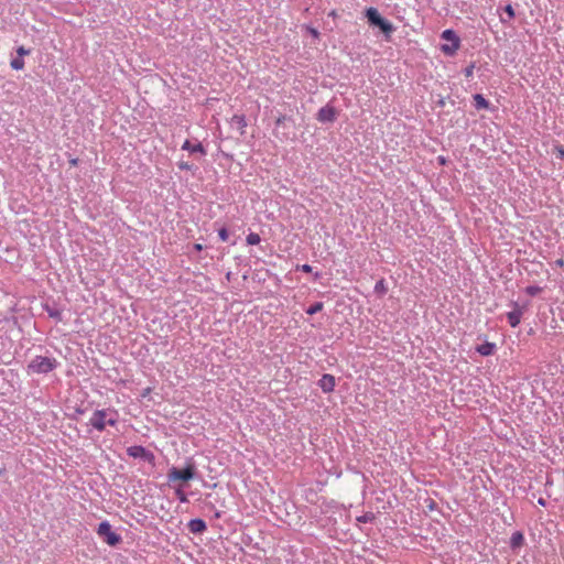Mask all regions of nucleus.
Returning a JSON list of instances; mask_svg holds the SVG:
<instances>
[{
	"label": "nucleus",
	"instance_id": "obj_28",
	"mask_svg": "<svg viewBox=\"0 0 564 564\" xmlns=\"http://www.w3.org/2000/svg\"><path fill=\"white\" fill-rule=\"evenodd\" d=\"M554 150L557 152V158L564 159V148L562 145H555Z\"/></svg>",
	"mask_w": 564,
	"mask_h": 564
},
{
	"label": "nucleus",
	"instance_id": "obj_21",
	"mask_svg": "<svg viewBox=\"0 0 564 564\" xmlns=\"http://www.w3.org/2000/svg\"><path fill=\"white\" fill-rule=\"evenodd\" d=\"M323 306L324 304L322 302H316L314 303L313 305H311L307 310H306V313L308 315H314L318 312H321L323 310Z\"/></svg>",
	"mask_w": 564,
	"mask_h": 564
},
{
	"label": "nucleus",
	"instance_id": "obj_40",
	"mask_svg": "<svg viewBox=\"0 0 564 564\" xmlns=\"http://www.w3.org/2000/svg\"><path fill=\"white\" fill-rule=\"evenodd\" d=\"M557 263H558V265H562L563 264V260H558Z\"/></svg>",
	"mask_w": 564,
	"mask_h": 564
},
{
	"label": "nucleus",
	"instance_id": "obj_29",
	"mask_svg": "<svg viewBox=\"0 0 564 564\" xmlns=\"http://www.w3.org/2000/svg\"><path fill=\"white\" fill-rule=\"evenodd\" d=\"M177 166L180 170H192V165L184 161H180Z\"/></svg>",
	"mask_w": 564,
	"mask_h": 564
},
{
	"label": "nucleus",
	"instance_id": "obj_35",
	"mask_svg": "<svg viewBox=\"0 0 564 564\" xmlns=\"http://www.w3.org/2000/svg\"><path fill=\"white\" fill-rule=\"evenodd\" d=\"M150 392H151V389H150V388H147V389L143 391L142 397H147Z\"/></svg>",
	"mask_w": 564,
	"mask_h": 564
},
{
	"label": "nucleus",
	"instance_id": "obj_31",
	"mask_svg": "<svg viewBox=\"0 0 564 564\" xmlns=\"http://www.w3.org/2000/svg\"><path fill=\"white\" fill-rule=\"evenodd\" d=\"M307 31L311 33V35L315 39H318L319 37V32L314 29V28H311V26H307Z\"/></svg>",
	"mask_w": 564,
	"mask_h": 564
},
{
	"label": "nucleus",
	"instance_id": "obj_30",
	"mask_svg": "<svg viewBox=\"0 0 564 564\" xmlns=\"http://www.w3.org/2000/svg\"><path fill=\"white\" fill-rule=\"evenodd\" d=\"M297 269H300L301 271H303L305 273H311L312 272V267L310 264L299 265Z\"/></svg>",
	"mask_w": 564,
	"mask_h": 564
},
{
	"label": "nucleus",
	"instance_id": "obj_20",
	"mask_svg": "<svg viewBox=\"0 0 564 564\" xmlns=\"http://www.w3.org/2000/svg\"><path fill=\"white\" fill-rule=\"evenodd\" d=\"M246 241H247L248 245L254 246V245L260 243L261 238H260V236L257 232H250L247 236Z\"/></svg>",
	"mask_w": 564,
	"mask_h": 564
},
{
	"label": "nucleus",
	"instance_id": "obj_4",
	"mask_svg": "<svg viewBox=\"0 0 564 564\" xmlns=\"http://www.w3.org/2000/svg\"><path fill=\"white\" fill-rule=\"evenodd\" d=\"M97 534L110 546H115L121 542V536L112 531L108 521L99 523Z\"/></svg>",
	"mask_w": 564,
	"mask_h": 564
},
{
	"label": "nucleus",
	"instance_id": "obj_33",
	"mask_svg": "<svg viewBox=\"0 0 564 564\" xmlns=\"http://www.w3.org/2000/svg\"><path fill=\"white\" fill-rule=\"evenodd\" d=\"M194 249H195L196 251H202V250H203V245H200V243H195V245H194Z\"/></svg>",
	"mask_w": 564,
	"mask_h": 564
},
{
	"label": "nucleus",
	"instance_id": "obj_25",
	"mask_svg": "<svg viewBox=\"0 0 564 564\" xmlns=\"http://www.w3.org/2000/svg\"><path fill=\"white\" fill-rule=\"evenodd\" d=\"M218 236H219V238H220L223 241H227V240H228V237H229L228 231H227V229H226V228H221V229H219V230H218Z\"/></svg>",
	"mask_w": 564,
	"mask_h": 564
},
{
	"label": "nucleus",
	"instance_id": "obj_39",
	"mask_svg": "<svg viewBox=\"0 0 564 564\" xmlns=\"http://www.w3.org/2000/svg\"><path fill=\"white\" fill-rule=\"evenodd\" d=\"M70 163H72L73 165H75V164L77 163V160H76V159H74V160H72V161H70Z\"/></svg>",
	"mask_w": 564,
	"mask_h": 564
},
{
	"label": "nucleus",
	"instance_id": "obj_18",
	"mask_svg": "<svg viewBox=\"0 0 564 564\" xmlns=\"http://www.w3.org/2000/svg\"><path fill=\"white\" fill-rule=\"evenodd\" d=\"M503 11L505 13L508 15V20L501 18V22L502 23H507L508 21L512 20L514 17H516V12H514V9L511 4H507L505 8H503Z\"/></svg>",
	"mask_w": 564,
	"mask_h": 564
},
{
	"label": "nucleus",
	"instance_id": "obj_3",
	"mask_svg": "<svg viewBox=\"0 0 564 564\" xmlns=\"http://www.w3.org/2000/svg\"><path fill=\"white\" fill-rule=\"evenodd\" d=\"M441 39L444 41V43L441 44V51L447 56H453L458 50V37L455 31L445 30Z\"/></svg>",
	"mask_w": 564,
	"mask_h": 564
},
{
	"label": "nucleus",
	"instance_id": "obj_6",
	"mask_svg": "<svg viewBox=\"0 0 564 564\" xmlns=\"http://www.w3.org/2000/svg\"><path fill=\"white\" fill-rule=\"evenodd\" d=\"M127 454L133 458H142L147 462H152L154 459V455L151 452L138 445L128 447Z\"/></svg>",
	"mask_w": 564,
	"mask_h": 564
},
{
	"label": "nucleus",
	"instance_id": "obj_8",
	"mask_svg": "<svg viewBox=\"0 0 564 564\" xmlns=\"http://www.w3.org/2000/svg\"><path fill=\"white\" fill-rule=\"evenodd\" d=\"M512 305H513V311H511L507 314V318H508V323L510 324L511 327H517L521 322L523 311L517 302H513Z\"/></svg>",
	"mask_w": 564,
	"mask_h": 564
},
{
	"label": "nucleus",
	"instance_id": "obj_19",
	"mask_svg": "<svg viewBox=\"0 0 564 564\" xmlns=\"http://www.w3.org/2000/svg\"><path fill=\"white\" fill-rule=\"evenodd\" d=\"M377 26H379L380 30L386 34H390L393 30L392 24L390 22L386 21L384 19H382L381 22H379V24H377Z\"/></svg>",
	"mask_w": 564,
	"mask_h": 564
},
{
	"label": "nucleus",
	"instance_id": "obj_16",
	"mask_svg": "<svg viewBox=\"0 0 564 564\" xmlns=\"http://www.w3.org/2000/svg\"><path fill=\"white\" fill-rule=\"evenodd\" d=\"M375 292L379 295H384L388 292V286L384 279H380L375 285Z\"/></svg>",
	"mask_w": 564,
	"mask_h": 564
},
{
	"label": "nucleus",
	"instance_id": "obj_23",
	"mask_svg": "<svg viewBox=\"0 0 564 564\" xmlns=\"http://www.w3.org/2000/svg\"><path fill=\"white\" fill-rule=\"evenodd\" d=\"M525 293L530 296H535L538 295L539 293L542 292V288L538 286V285H529L525 288Z\"/></svg>",
	"mask_w": 564,
	"mask_h": 564
},
{
	"label": "nucleus",
	"instance_id": "obj_9",
	"mask_svg": "<svg viewBox=\"0 0 564 564\" xmlns=\"http://www.w3.org/2000/svg\"><path fill=\"white\" fill-rule=\"evenodd\" d=\"M335 119L336 110L330 106H325L317 112V120L321 122H333Z\"/></svg>",
	"mask_w": 564,
	"mask_h": 564
},
{
	"label": "nucleus",
	"instance_id": "obj_32",
	"mask_svg": "<svg viewBox=\"0 0 564 564\" xmlns=\"http://www.w3.org/2000/svg\"><path fill=\"white\" fill-rule=\"evenodd\" d=\"M48 314L51 317H54L58 321L61 319V313L58 311H50Z\"/></svg>",
	"mask_w": 564,
	"mask_h": 564
},
{
	"label": "nucleus",
	"instance_id": "obj_10",
	"mask_svg": "<svg viewBox=\"0 0 564 564\" xmlns=\"http://www.w3.org/2000/svg\"><path fill=\"white\" fill-rule=\"evenodd\" d=\"M206 528V523L202 519H193L188 522V529L192 533H202Z\"/></svg>",
	"mask_w": 564,
	"mask_h": 564
},
{
	"label": "nucleus",
	"instance_id": "obj_1",
	"mask_svg": "<svg viewBox=\"0 0 564 564\" xmlns=\"http://www.w3.org/2000/svg\"><path fill=\"white\" fill-rule=\"evenodd\" d=\"M118 420V413L115 410L104 409L94 412L89 420V424L98 430L104 431L107 425H116Z\"/></svg>",
	"mask_w": 564,
	"mask_h": 564
},
{
	"label": "nucleus",
	"instance_id": "obj_36",
	"mask_svg": "<svg viewBox=\"0 0 564 564\" xmlns=\"http://www.w3.org/2000/svg\"><path fill=\"white\" fill-rule=\"evenodd\" d=\"M541 506H545V500L543 498H540L538 501Z\"/></svg>",
	"mask_w": 564,
	"mask_h": 564
},
{
	"label": "nucleus",
	"instance_id": "obj_7",
	"mask_svg": "<svg viewBox=\"0 0 564 564\" xmlns=\"http://www.w3.org/2000/svg\"><path fill=\"white\" fill-rule=\"evenodd\" d=\"M336 386V379L333 375L325 373L322 376V378L318 380V387L322 389L325 393H330L334 391Z\"/></svg>",
	"mask_w": 564,
	"mask_h": 564
},
{
	"label": "nucleus",
	"instance_id": "obj_37",
	"mask_svg": "<svg viewBox=\"0 0 564 564\" xmlns=\"http://www.w3.org/2000/svg\"><path fill=\"white\" fill-rule=\"evenodd\" d=\"M329 15H330V17H333V18H336V17H337L336 11H332V12L329 13Z\"/></svg>",
	"mask_w": 564,
	"mask_h": 564
},
{
	"label": "nucleus",
	"instance_id": "obj_5",
	"mask_svg": "<svg viewBox=\"0 0 564 564\" xmlns=\"http://www.w3.org/2000/svg\"><path fill=\"white\" fill-rule=\"evenodd\" d=\"M195 475V466L193 464L187 465L183 469H178L176 467H172L169 470L167 477L170 481H188L194 478Z\"/></svg>",
	"mask_w": 564,
	"mask_h": 564
},
{
	"label": "nucleus",
	"instance_id": "obj_2",
	"mask_svg": "<svg viewBox=\"0 0 564 564\" xmlns=\"http://www.w3.org/2000/svg\"><path fill=\"white\" fill-rule=\"evenodd\" d=\"M57 361L55 358L36 356L28 366L30 373H47L55 369Z\"/></svg>",
	"mask_w": 564,
	"mask_h": 564
},
{
	"label": "nucleus",
	"instance_id": "obj_38",
	"mask_svg": "<svg viewBox=\"0 0 564 564\" xmlns=\"http://www.w3.org/2000/svg\"><path fill=\"white\" fill-rule=\"evenodd\" d=\"M180 498H181L182 501L186 500V498H185V496L183 494L180 495Z\"/></svg>",
	"mask_w": 564,
	"mask_h": 564
},
{
	"label": "nucleus",
	"instance_id": "obj_13",
	"mask_svg": "<svg viewBox=\"0 0 564 564\" xmlns=\"http://www.w3.org/2000/svg\"><path fill=\"white\" fill-rule=\"evenodd\" d=\"M182 149L183 150H186L191 153H200L202 155H205L206 154V150L204 149V147L202 145V143H196V144H192L188 140H186L183 145H182Z\"/></svg>",
	"mask_w": 564,
	"mask_h": 564
},
{
	"label": "nucleus",
	"instance_id": "obj_15",
	"mask_svg": "<svg viewBox=\"0 0 564 564\" xmlns=\"http://www.w3.org/2000/svg\"><path fill=\"white\" fill-rule=\"evenodd\" d=\"M474 100H475V108L477 110H480V109H488L490 104L487 99H485V97L481 95V94H475L473 96Z\"/></svg>",
	"mask_w": 564,
	"mask_h": 564
},
{
	"label": "nucleus",
	"instance_id": "obj_24",
	"mask_svg": "<svg viewBox=\"0 0 564 564\" xmlns=\"http://www.w3.org/2000/svg\"><path fill=\"white\" fill-rule=\"evenodd\" d=\"M375 519L373 513H365L364 516H360L357 518L358 522H371Z\"/></svg>",
	"mask_w": 564,
	"mask_h": 564
},
{
	"label": "nucleus",
	"instance_id": "obj_14",
	"mask_svg": "<svg viewBox=\"0 0 564 564\" xmlns=\"http://www.w3.org/2000/svg\"><path fill=\"white\" fill-rule=\"evenodd\" d=\"M366 15H367L369 22L371 24H373V25L379 24V22H381V20H382V18L380 17L378 10L375 9V8L367 9Z\"/></svg>",
	"mask_w": 564,
	"mask_h": 564
},
{
	"label": "nucleus",
	"instance_id": "obj_34",
	"mask_svg": "<svg viewBox=\"0 0 564 564\" xmlns=\"http://www.w3.org/2000/svg\"><path fill=\"white\" fill-rule=\"evenodd\" d=\"M283 120H284V117H283V116H281V117H279V118L276 119L275 123H276V124H281V123L283 122Z\"/></svg>",
	"mask_w": 564,
	"mask_h": 564
},
{
	"label": "nucleus",
	"instance_id": "obj_17",
	"mask_svg": "<svg viewBox=\"0 0 564 564\" xmlns=\"http://www.w3.org/2000/svg\"><path fill=\"white\" fill-rule=\"evenodd\" d=\"M231 121L236 123L240 129H245L247 127V120L243 115H235L231 118Z\"/></svg>",
	"mask_w": 564,
	"mask_h": 564
},
{
	"label": "nucleus",
	"instance_id": "obj_27",
	"mask_svg": "<svg viewBox=\"0 0 564 564\" xmlns=\"http://www.w3.org/2000/svg\"><path fill=\"white\" fill-rule=\"evenodd\" d=\"M474 67H475V66H474V64L468 65V66L464 69V75H465L466 77H470V76H473Z\"/></svg>",
	"mask_w": 564,
	"mask_h": 564
},
{
	"label": "nucleus",
	"instance_id": "obj_26",
	"mask_svg": "<svg viewBox=\"0 0 564 564\" xmlns=\"http://www.w3.org/2000/svg\"><path fill=\"white\" fill-rule=\"evenodd\" d=\"M17 53H18L19 57H23V56L30 54V50H26L24 46H19L17 48Z\"/></svg>",
	"mask_w": 564,
	"mask_h": 564
},
{
	"label": "nucleus",
	"instance_id": "obj_11",
	"mask_svg": "<svg viewBox=\"0 0 564 564\" xmlns=\"http://www.w3.org/2000/svg\"><path fill=\"white\" fill-rule=\"evenodd\" d=\"M496 345L494 343L486 341L476 347V351L481 356H491L495 354Z\"/></svg>",
	"mask_w": 564,
	"mask_h": 564
},
{
	"label": "nucleus",
	"instance_id": "obj_22",
	"mask_svg": "<svg viewBox=\"0 0 564 564\" xmlns=\"http://www.w3.org/2000/svg\"><path fill=\"white\" fill-rule=\"evenodd\" d=\"M10 65L13 69L21 70L24 68V61L22 57H17L11 61Z\"/></svg>",
	"mask_w": 564,
	"mask_h": 564
},
{
	"label": "nucleus",
	"instance_id": "obj_12",
	"mask_svg": "<svg viewBox=\"0 0 564 564\" xmlns=\"http://www.w3.org/2000/svg\"><path fill=\"white\" fill-rule=\"evenodd\" d=\"M524 544V536L522 532L516 531L512 533L510 538V547L512 550H518Z\"/></svg>",
	"mask_w": 564,
	"mask_h": 564
}]
</instances>
